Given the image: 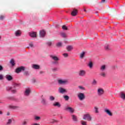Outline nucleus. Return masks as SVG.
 Wrapping results in <instances>:
<instances>
[{"label": "nucleus", "instance_id": "25", "mask_svg": "<svg viewBox=\"0 0 125 125\" xmlns=\"http://www.w3.org/2000/svg\"><path fill=\"white\" fill-rule=\"evenodd\" d=\"M66 49L67 51H71L73 49V46H67L66 47Z\"/></svg>", "mask_w": 125, "mask_h": 125}, {"label": "nucleus", "instance_id": "36", "mask_svg": "<svg viewBox=\"0 0 125 125\" xmlns=\"http://www.w3.org/2000/svg\"><path fill=\"white\" fill-rule=\"evenodd\" d=\"M55 100V98H54V97L52 96H50V100L51 101H54Z\"/></svg>", "mask_w": 125, "mask_h": 125}, {"label": "nucleus", "instance_id": "19", "mask_svg": "<svg viewBox=\"0 0 125 125\" xmlns=\"http://www.w3.org/2000/svg\"><path fill=\"white\" fill-rule=\"evenodd\" d=\"M33 69H35V70H39L40 69V65L38 64H33L32 65Z\"/></svg>", "mask_w": 125, "mask_h": 125}, {"label": "nucleus", "instance_id": "45", "mask_svg": "<svg viewBox=\"0 0 125 125\" xmlns=\"http://www.w3.org/2000/svg\"><path fill=\"white\" fill-rule=\"evenodd\" d=\"M2 80H3V75L0 74V80L2 81Z\"/></svg>", "mask_w": 125, "mask_h": 125}, {"label": "nucleus", "instance_id": "11", "mask_svg": "<svg viewBox=\"0 0 125 125\" xmlns=\"http://www.w3.org/2000/svg\"><path fill=\"white\" fill-rule=\"evenodd\" d=\"M78 14V10L74 9L72 12H71V15L72 16H76Z\"/></svg>", "mask_w": 125, "mask_h": 125}, {"label": "nucleus", "instance_id": "26", "mask_svg": "<svg viewBox=\"0 0 125 125\" xmlns=\"http://www.w3.org/2000/svg\"><path fill=\"white\" fill-rule=\"evenodd\" d=\"M88 66L89 67L90 69H92L93 63L91 62H90L88 64Z\"/></svg>", "mask_w": 125, "mask_h": 125}, {"label": "nucleus", "instance_id": "17", "mask_svg": "<svg viewBox=\"0 0 125 125\" xmlns=\"http://www.w3.org/2000/svg\"><path fill=\"white\" fill-rule=\"evenodd\" d=\"M29 35L32 38H36V37H37V32H31L29 34Z\"/></svg>", "mask_w": 125, "mask_h": 125}, {"label": "nucleus", "instance_id": "44", "mask_svg": "<svg viewBox=\"0 0 125 125\" xmlns=\"http://www.w3.org/2000/svg\"><path fill=\"white\" fill-rule=\"evenodd\" d=\"M4 19V16L1 15L0 16V20H3Z\"/></svg>", "mask_w": 125, "mask_h": 125}, {"label": "nucleus", "instance_id": "35", "mask_svg": "<svg viewBox=\"0 0 125 125\" xmlns=\"http://www.w3.org/2000/svg\"><path fill=\"white\" fill-rule=\"evenodd\" d=\"M94 108L95 111V113H99V111H98V107H97V106H95Z\"/></svg>", "mask_w": 125, "mask_h": 125}, {"label": "nucleus", "instance_id": "1", "mask_svg": "<svg viewBox=\"0 0 125 125\" xmlns=\"http://www.w3.org/2000/svg\"><path fill=\"white\" fill-rule=\"evenodd\" d=\"M50 58L53 60L52 62L53 65H59V58L54 55H50Z\"/></svg>", "mask_w": 125, "mask_h": 125}, {"label": "nucleus", "instance_id": "20", "mask_svg": "<svg viewBox=\"0 0 125 125\" xmlns=\"http://www.w3.org/2000/svg\"><path fill=\"white\" fill-rule=\"evenodd\" d=\"M41 103H42L43 105H46V104H47V102H46V100H45V99H44V98L42 99Z\"/></svg>", "mask_w": 125, "mask_h": 125}, {"label": "nucleus", "instance_id": "46", "mask_svg": "<svg viewBox=\"0 0 125 125\" xmlns=\"http://www.w3.org/2000/svg\"><path fill=\"white\" fill-rule=\"evenodd\" d=\"M63 55L64 56V57H68V56H69L68 53H64L63 54Z\"/></svg>", "mask_w": 125, "mask_h": 125}, {"label": "nucleus", "instance_id": "40", "mask_svg": "<svg viewBox=\"0 0 125 125\" xmlns=\"http://www.w3.org/2000/svg\"><path fill=\"white\" fill-rule=\"evenodd\" d=\"M62 29L63 30H68V27H67V26H66V25H63V26H62Z\"/></svg>", "mask_w": 125, "mask_h": 125}, {"label": "nucleus", "instance_id": "48", "mask_svg": "<svg viewBox=\"0 0 125 125\" xmlns=\"http://www.w3.org/2000/svg\"><path fill=\"white\" fill-rule=\"evenodd\" d=\"M29 46H30V47H34V44H32V43H30L29 44Z\"/></svg>", "mask_w": 125, "mask_h": 125}, {"label": "nucleus", "instance_id": "4", "mask_svg": "<svg viewBox=\"0 0 125 125\" xmlns=\"http://www.w3.org/2000/svg\"><path fill=\"white\" fill-rule=\"evenodd\" d=\"M58 83L59 84H67V83H69V81L68 80L60 79L58 80Z\"/></svg>", "mask_w": 125, "mask_h": 125}, {"label": "nucleus", "instance_id": "31", "mask_svg": "<svg viewBox=\"0 0 125 125\" xmlns=\"http://www.w3.org/2000/svg\"><path fill=\"white\" fill-rule=\"evenodd\" d=\"M85 53L84 52H83L81 54H80V58H83L84 57V54Z\"/></svg>", "mask_w": 125, "mask_h": 125}, {"label": "nucleus", "instance_id": "53", "mask_svg": "<svg viewBox=\"0 0 125 125\" xmlns=\"http://www.w3.org/2000/svg\"><path fill=\"white\" fill-rule=\"evenodd\" d=\"M48 45H51V42H49L48 43Z\"/></svg>", "mask_w": 125, "mask_h": 125}, {"label": "nucleus", "instance_id": "15", "mask_svg": "<svg viewBox=\"0 0 125 125\" xmlns=\"http://www.w3.org/2000/svg\"><path fill=\"white\" fill-rule=\"evenodd\" d=\"M65 110H66V111H68L70 113H74V109H73V108H72L71 107H66L65 108Z\"/></svg>", "mask_w": 125, "mask_h": 125}, {"label": "nucleus", "instance_id": "50", "mask_svg": "<svg viewBox=\"0 0 125 125\" xmlns=\"http://www.w3.org/2000/svg\"><path fill=\"white\" fill-rule=\"evenodd\" d=\"M3 70V68L2 67V66L0 65V71H2Z\"/></svg>", "mask_w": 125, "mask_h": 125}, {"label": "nucleus", "instance_id": "55", "mask_svg": "<svg viewBox=\"0 0 125 125\" xmlns=\"http://www.w3.org/2000/svg\"><path fill=\"white\" fill-rule=\"evenodd\" d=\"M2 114V112H1V111H0V115H1Z\"/></svg>", "mask_w": 125, "mask_h": 125}, {"label": "nucleus", "instance_id": "3", "mask_svg": "<svg viewBox=\"0 0 125 125\" xmlns=\"http://www.w3.org/2000/svg\"><path fill=\"white\" fill-rule=\"evenodd\" d=\"M92 117L90 116V114H84L83 116V120H85L86 121H88L89 122H90L92 120Z\"/></svg>", "mask_w": 125, "mask_h": 125}, {"label": "nucleus", "instance_id": "5", "mask_svg": "<svg viewBox=\"0 0 125 125\" xmlns=\"http://www.w3.org/2000/svg\"><path fill=\"white\" fill-rule=\"evenodd\" d=\"M22 71H25V67L21 66L19 68H17L16 69V73H17V74H19V73H20V72H22Z\"/></svg>", "mask_w": 125, "mask_h": 125}, {"label": "nucleus", "instance_id": "37", "mask_svg": "<svg viewBox=\"0 0 125 125\" xmlns=\"http://www.w3.org/2000/svg\"><path fill=\"white\" fill-rule=\"evenodd\" d=\"M78 87L79 88H80V89H82V90H84V89H85V88H84V87L82 85L79 86Z\"/></svg>", "mask_w": 125, "mask_h": 125}, {"label": "nucleus", "instance_id": "14", "mask_svg": "<svg viewBox=\"0 0 125 125\" xmlns=\"http://www.w3.org/2000/svg\"><path fill=\"white\" fill-rule=\"evenodd\" d=\"M21 34H22V32H21L20 30H17L15 32L16 37H20V36H21Z\"/></svg>", "mask_w": 125, "mask_h": 125}, {"label": "nucleus", "instance_id": "16", "mask_svg": "<svg viewBox=\"0 0 125 125\" xmlns=\"http://www.w3.org/2000/svg\"><path fill=\"white\" fill-rule=\"evenodd\" d=\"M104 112H105V113H106V114H107V115L108 116H110V117H111V116H113V114H112V112L109 109H105Z\"/></svg>", "mask_w": 125, "mask_h": 125}, {"label": "nucleus", "instance_id": "47", "mask_svg": "<svg viewBox=\"0 0 125 125\" xmlns=\"http://www.w3.org/2000/svg\"><path fill=\"white\" fill-rule=\"evenodd\" d=\"M105 49L106 50H109L110 49V48L109 47V45H107L105 47Z\"/></svg>", "mask_w": 125, "mask_h": 125}, {"label": "nucleus", "instance_id": "8", "mask_svg": "<svg viewBox=\"0 0 125 125\" xmlns=\"http://www.w3.org/2000/svg\"><path fill=\"white\" fill-rule=\"evenodd\" d=\"M104 94V90L102 88L98 89V94L100 96Z\"/></svg>", "mask_w": 125, "mask_h": 125}, {"label": "nucleus", "instance_id": "12", "mask_svg": "<svg viewBox=\"0 0 125 125\" xmlns=\"http://www.w3.org/2000/svg\"><path fill=\"white\" fill-rule=\"evenodd\" d=\"M53 106H54V107H58V108H60V107H61V104H60V103L59 102H55L53 104Z\"/></svg>", "mask_w": 125, "mask_h": 125}, {"label": "nucleus", "instance_id": "30", "mask_svg": "<svg viewBox=\"0 0 125 125\" xmlns=\"http://www.w3.org/2000/svg\"><path fill=\"white\" fill-rule=\"evenodd\" d=\"M61 36L62 37V38H66L67 37V35H66V33L62 32L61 33Z\"/></svg>", "mask_w": 125, "mask_h": 125}, {"label": "nucleus", "instance_id": "18", "mask_svg": "<svg viewBox=\"0 0 125 125\" xmlns=\"http://www.w3.org/2000/svg\"><path fill=\"white\" fill-rule=\"evenodd\" d=\"M40 37H43L45 36V31L44 30H42L40 32Z\"/></svg>", "mask_w": 125, "mask_h": 125}, {"label": "nucleus", "instance_id": "27", "mask_svg": "<svg viewBox=\"0 0 125 125\" xmlns=\"http://www.w3.org/2000/svg\"><path fill=\"white\" fill-rule=\"evenodd\" d=\"M10 108L11 109H19L20 107H19V106L10 105Z\"/></svg>", "mask_w": 125, "mask_h": 125}, {"label": "nucleus", "instance_id": "54", "mask_svg": "<svg viewBox=\"0 0 125 125\" xmlns=\"http://www.w3.org/2000/svg\"><path fill=\"white\" fill-rule=\"evenodd\" d=\"M105 0H102V2H105Z\"/></svg>", "mask_w": 125, "mask_h": 125}, {"label": "nucleus", "instance_id": "52", "mask_svg": "<svg viewBox=\"0 0 125 125\" xmlns=\"http://www.w3.org/2000/svg\"><path fill=\"white\" fill-rule=\"evenodd\" d=\"M32 81H33V83H36V79H33L32 80Z\"/></svg>", "mask_w": 125, "mask_h": 125}, {"label": "nucleus", "instance_id": "23", "mask_svg": "<svg viewBox=\"0 0 125 125\" xmlns=\"http://www.w3.org/2000/svg\"><path fill=\"white\" fill-rule=\"evenodd\" d=\"M100 76L103 77V78H105L106 77V72H102L100 73Z\"/></svg>", "mask_w": 125, "mask_h": 125}, {"label": "nucleus", "instance_id": "6", "mask_svg": "<svg viewBox=\"0 0 125 125\" xmlns=\"http://www.w3.org/2000/svg\"><path fill=\"white\" fill-rule=\"evenodd\" d=\"M59 92L63 94V93H66V92H67V90L63 87H60L59 88Z\"/></svg>", "mask_w": 125, "mask_h": 125}, {"label": "nucleus", "instance_id": "29", "mask_svg": "<svg viewBox=\"0 0 125 125\" xmlns=\"http://www.w3.org/2000/svg\"><path fill=\"white\" fill-rule=\"evenodd\" d=\"M120 97L122 99H125V94L124 93H121L120 94Z\"/></svg>", "mask_w": 125, "mask_h": 125}, {"label": "nucleus", "instance_id": "10", "mask_svg": "<svg viewBox=\"0 0 125 125\" xmlns=\"http://www.w3.org/2000/svg\"><path fill=\"white\" fill-rule=\"evenodd\" d=\"M30 93H31V90H30V89H27L24 92V95L25 96H29Z\"/></svg>", "mask_w": 125, "mask_h": 125}, {"label": "nucleus", "instance_id": "49", "mask_svg": "<svg viewBox=\"0 0 125 125\" xmlns=\"http://www.w3.org/2000/svg\"><path fill=\"white\" fill-rule=\"evenodd\" d=\"M22 125H27V122L24 121L22 122Z\"/></svg>", "mask_w": 125, "mask_h": 125}, {"label": "nucleus", "instance_id": "39", "mask_svg": "<svg viewBox=\"0 0 125 125\" xmlns=\"http://www.w3.org/2000/svg\"><path fill=\"white\" fill-rule=\"evenodd\" d=\"M11 123H12V120L11 119H9L8 120V122L7 123V125H11Z\"/></svg>", "mask_w": 125, "mask_h": 125}, {"label": "nucleus", "instance_id": "22", "mask_svg": "<svg viewBox=\"0 0 125 125\" xmlns=\"http://www.w3.org/2000/svg\"><path fill=\"white\" fill-rule=\"evenodd\" d=\"M56 46H57L58 47H61L63 46V44L61 42H59L56 43Z\"/></svg>", "mask_w": 125, "mask_h": 125}, {"label": "nucleus", "instance_id": "32", "mask_svg": "<svg viewBox=\"0 0 125 125\" xmlns=\"http://www.w3.org/2000/svg\"><path fill=\"white\" fill-rule=\"evenodd\" d=\"M55 123H58V121L54 119H52L51 120V124H55Z\"/></svg>", "mask_w": 125, "mask_h": 125}, {"label": "nucleus", "instance_id": "33", "mask_svg": "<svg viewBox=\"0 0 125 125\" xmlns=\"http://www.w3.org/2000/svg\"><path fill=\"white\" fill-rule=\"evenodd\" d=\"M81 125H87L86 124V122H85V121H84L83 120H82L81 121Z\"/></svg>", "mask_w": 125, "mask_h": 125}, {"label": "nucleus", "instance_id": "42", "mask_svg": "<svg viewBox=\"0 0 125 125\" xmlns=\"http://www.w3.org/2000/svg\"><path fill=\"white\" fill-rule=\"evenodd\" d=\"M35 120H36V121H39V120H41V117L39 116H35Z\"/></svg>", "mask_w": 125, "mask_h": 125}, {"label": "nucleus", "instance_id": "38", "mask_svg": "<svg viewBox=\"0 0 125 125\" xmlns=\"http://www.w3.org/2000/svg\"><path fill=\"white\" fill-rule=\"evenodd\" d=\"M63 98L65 99V100H69V96L65 95V96H63Z\"/></svg>", "mask_w": 125, "mask_h": 125}, {"label": "nucleus", "instance_id": "34", "mask_svg": "<svg viewBox=\"0 0 125 125\" xmlns=\"http://www.w3.org/2000/svg\"><path fill=\"white\" fill-rule=\"evenodd\" d=\"M52 71L53 72H56V71H58V68L57 67H54V68H52Z\"/></svg>", "mask_w": 125, "mask_h": 125}, {"label": "nucleus", "instance_id": "24", "mask_svg": "<svg viewBox=\"0 0 125 125\" xmlns=\"http://www.w3.org/2000/svg\"><path fill=\"white\" fill-rule=\"evenodd\" d=\"M7 90H11L12 91V92L13 93H15V92H16V90H13L12 89V87H9L7 88Z\"/></svg>", "mask_w": 125, "mask_h": 125}, {"label": "nucleus", "instance_id": "7", "mask_svg": "<svg viewBox=\"0 0 125 125\" xmlns=\"http://www.w3.org/2000/svg\"><path fill=\"white\" fill-rule=\"evenodd\" d=\"M79 76L80 77H84V76H85V71L83 70H81L79 72Z\"/></svg>", "mask_w": 125, "mask_h": 125}, {"label": "nucleus", "instance_id": "57", "mask_svg": "<svg viewBox=\"0 0 125 125\" xmlns=\"http://www.w3.org/2000/svg\"><path fill=\"white\" fill-rule=\"evenodd\" d=\"M84 11H85H85H86V10H84Z\"/></svg>", "mask_w": 125, "mask_h": 125}, {"label": "nucleus", "instance_id": "9", "mask_svg": "<svg viewBox=\"0 0 125 125\" xmlns=\"http://www.w3.org/2000/svg\"><path fill=\"white\" fill-rule=\"evenodd\" d=\"M5 78L7 81H8L9 82H10L11 81H12L13 80V78L12 77V76L9 75H6Z\"/></svg>", "mask_w": 125, "mask_h": 125}, {"label": "nucleus", "instance_id": "41", "mask_svg": "<svg viewBox=\"0 0 125 125\" xmlns=\"http://www.w3.org/2000/svg\"><path fill=\"white\" fill-rule=\"evenodd\" d=\"M97 84V81H96V80H94L92 82V84H93L94 85H96V84Z\"/></svg>", "mask_w": 125, "mask_h": 125}, {"label": "nucleus", "instance_id": "28", "mask_svg": "<svg viewBox=\"0 0 125 125\" xmlns=\"http://www.w3.org/2000/svg\"><path fill=\"white\" fill-rule=\"evenodd\" d=\"M10 64H11L12 66H15V61L14 60L12 59L10 62Z\"/></svg>", "mask_w": 125, "mask_h": 125}, {"label": "nucleus", "instance_id": "58", "mask_svg": "<svg viewBox=\"0 0 125 125\" xmlns=\"http://www.w3.org/2000/svg\"><path fill=\"white\" fill-rule=\"evenodd\" d=\"M1 38H0V40Z\"/></svg>", "mask_w": 125, "mask_h": 125}, {"label": "nucleus", "instance_id": "2", "mask_svg": "<svg viewBox=\"0 0 125 125\" xmlns=\"http://www.w3.org/2000/svg\"><path fill=\"white\" fill-rule=\"evenodd\" d=\"M77 97L80 101H83L85 99V95L83 93H79L77 95Z\"/></svg>", "mask_w": 125, "mask_h": 125}, {"label": "nucleus", "instance_id": "21", "mask_svg": "<svg viewBox=\"0 0 125 125\" xmlns=\"http://www.w3.org/2000/svg\"><path fill=\"white\" fill-rule=\"evenodd\" d=\"M100 70L102 72H103L104 71H105V70H106V65H103L102 66H101Z\"/></svg>", "mask_w": 125, "mask_h": 125}, {"label": "nucleus", "instance_id": "13", "mask_svg": "<svg viewBox=\"0 0 125 125\" xmlns=\"http://www.w3.org/2000/svg\"><path fill=\"white\" fill-rule=\"evenodd\" d=\"M71 118L74 122H75V123L78 122V118L77 117V116L75 115H72Z\"/></svg>", "mask_w": 125, "mask_h": 125}, {"label": "nucleus", "instance_id": "43", "mask_svg": "<svg viewBox=\"0 0 125 125\" xmlns=\"http://www.w3.org/2000/svg\"><path fill=\"white\" fill-rule=\"evenodd\" d=\"M24 76H29V72L28 71H25L23 73Z\"/></svg>", "mask_w": 125, "mask_h": 125}, {"label": "nucleus", "instance_id": "51", "mask_svg": "<svg viewBox=\"0 0 125 125\" xmlns=\"http://www.w3.org/2000/svg\"><path fill=\"white\" fill-rule=\"evenodd\" d=\"M44 73V72H43V71H40V74H41V75H42V74H43Z\"/></svg>", "mask_w": 125, "mask_h": 125}, {"label": "nucleus", "instance_id": "56", "mask_svg": "<svg viewBox=\"0 0 125 125\" xmlns=\"http://www.w3.org/2000/svg\"><path fill=\"white\" fill-rule=\"evenodd\" d=\"M7 116H9V112H8V113H7Z\"/></svg>", "mask_w": 125, "mask_h": 125}]
</instances>
